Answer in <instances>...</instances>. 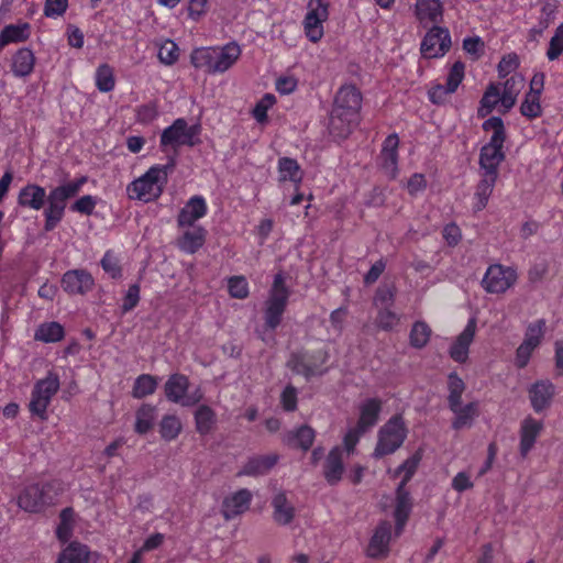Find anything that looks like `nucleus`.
Returning a JSON list of instances; mask_svg holds the SVG:
<instances>
[{
	"mask_svg": "<svg viewBox=\"0 0 563 563\" xmlns=\"http://www.w3.org/2000/svg\"><path fill=\"white\" fill-rule=\"evenodd\" d=\"M174 167V158H170L165 165L151 167L143 176L129 184L126 188L129 198L144 202L159 198L164 191V186L167 184L168 173Z\"/></svg>",
	"mask_w": 563,
	"mask_h": 563,
	"instance_id": "f257e3e1",
	"label": "nucleus"
},
{
	"mask_svg": "<svg viewBox=\"0 0 563 563\" xmlns=\"http://www.w3.org/2000/svg\"><path fill=\"white\" fill-rule=\"evenodd\" d=\"M87 177L81 176L73 181L53 188L46 195L47 207L44 210L46 232L53 231L64 218L67 201L77 196L81 187L87 183Z\"/></svg>",
	"mask_w": 563,
	"mask_h": 563,
	"instance_id": "f03ea898",
	"label": "nucleus"
},
{
	"mask_svg": "<svg viewBox=\"0 0 563 563\" xmlns=\"http://www.w3.org/2000/svg\"><path fill=\"white\" fill-rule=\"evenodd\" d=\"M407 437V429L401 416L391 417L379 430L378 441L374 450L376 459L394 453Z\"/></svg>",
	"mask_w": 563,
	"mask_h": 563,
	"instance_id": "7ed1b4c3",
	"label": "nucleus"
},
{
	"mask_svg": "<svg viewBox=\"0 0 563 563\" xmlns=\"http://www.w3.org/2000/svg\"><path fill=\"white\" fill-rule=\"evenodd\" d=\"M56 493L52 484H33L25 487L19 495L18 505L27 512H40L54 504Z\"/></svg>",
	"mask_w": 563,
	"mask_h": 563,
	"instance_id": "20e7f679",
	"label": "nucleus"
},
{
	"mask_svg": "<svg viewBox=\"0 0 563 563\" xmlns=\"http://www.w3.org/2000/svg\"><path fill=\"white\" fill-rule=\"evenodd\" d=\"M59 389V378L55 373L49 372L47 376L38 380L33 390L31 401L29 404L30 411L40 417L46 418V409L51 402L52 397Z\"/></svg>",
	"mask_w": 563,
	"mask_h": 563,
	"instance_id": "39448f33",
	"label": "nucleus"
},
{
	"mask_svg": "<svg viewBox=\"0 0 563 563\" xmlns=\"http://www.w3.org/2000/svg\"><path fill=\"white\" fill-rule=\"evenodd\" d=\"M199 125L188 126L185 119H177L161 135V145H170L175 150L183 145L194 146L198 142Z\"/></svg>",
	"mask_w": 563,
	"mask_h": 563,
	"instance_id": "423d86ee",
	"label": "nucleus"
},
{
	"mask_svg": "<svg viewBox=\"0 0 563 563\" xmlns=\"http://www.w3.org/2000/svg\"><path fill=\"white\" fill-rule=\"evenodd\" d=\"M328 360V353L317 351L312 354L307 352L292 353L287 362V367L298 375L310 379L314 375H322L325 371H320V366Z\"/></svg>",
	"mask_w": 563,
	"mask_h": 563,
	"instance_id": "0eeeda50",
	"label": "nucleus"
},
{
	"mask_svg": "<svg viewBox=\"0 0 563 563\" xmlns=\"http://www.w3.org/2000/svg\"><path fill=\"white\" fill-rule=\"evenodd\" d=\"M308 8L309 11L303 21L305 32L312 43H317L323 36L322 23L329 16V3L328 0H310Z\"/></svg>",
	"mask_w": 563,
	"mask_h": 563,
	"instance_id": "6e6552de",
	"label": "nucleus"
},
{
	"mask_svg": "<svg viewBox=\"0 0 563 563\" xmlns=\"http://www.w3.org/2000/svg\"><path fill=\"white\" fill-rule=\"evenodd\" d=\"M516 279L517 274L514 269L496 264L488 267L482 284L487 292L501 294L510 288Z\"/></svg>",
	"mask_w": 563,
	"mask_h": 563,
	"instance_id": "1a4fd4ad",
	"label": "nucleus"
},
{
	"mask_svg": "<svg viewBox=\"0 0 563 563\" xmlns=\"http://www.w3.org/2000/svg\"><path fill=\"white\" fill-rule=\"evenodd\" d=\"M451 47L448 29L433 26L421 42V53L427 58L443 56Z\"/></svg>",
	"mask_w": 563,
	"mask_h": 563,
	"instance_id": "9d476101",
	"label": "nucleus"
},
{
	"mask_svg": "<svg viewBox=\"0 0 563 563\" xmlns=\"http://www.w3.org/2000/svg\"><path fill=\"white\" fill-rule=\"evenodd\" d=\"M528 393L532 409L540 413L550 408L555 394V387L548 379L538 380L531 385Z\"/></svg>",
	"mask_w": 563,
	"mask_h": 563,
	"instance_id": "9b49d317",
	"label": "nucleus"
},
{
	"mask_svg": "<svg viewBox=\"0 0 563 563\" xmlns=\"http://www.w3.org/2000/svg\"><path fill=\"white\" fill-rule=\"evenodd\" d=\"M362 106V95L360 90L353 86H343L339 89L334 98L333 109L342 112L357 115Z\"/></svg>",
	"mask_w": 563,
	"mask_h": 563,
	"instance_id": "f8f14e48",
	"label": "nucleus"
},
{
	"mask_svg": "<svg viewBox=\"0 0 563 563\" xmlns=\"http://www.w3.org/2000/svg\"><path fill=\"white\" fill-rule=\"evenodd\" d=\"M251 500V492L246 488H242L223 499L221 514L225 520H231L245 512L250 508Z\"/></svg>",
	"mask_w": 563,
	"mask_h": 563,
	"instance_id": "ddd939ff",
	"label": "nucleus"
},
{
	"mask_svg": "<svg viewBox=\"0 0 563 563\" xmlns=\"http://www.w3.org/2000/svg\"><path fill=\"white\" fill-rule=\"evenodd\" d=\"M476 332V320H468L465 329L455 339L449 350L451 358L457 363H465L468 358V349L474 340Z\"/></svg>",
	"mask_w": 563,
	"mask_h": 563,
	"instance_id": "4468645a",
	"label": "nucleus"
},
{
	"mask_svg": "<svg viewBox=\"0 0 563 563\" xmlns=\"http://www.w3.org/2000/svg\"><path fill=\"white\" fill-rule=\"evenodd\" d=\"M93 278L84 269L68 271L62 278V287L71 295H84L92 289Z\"/></svg>",
	"mask_w": 563,
	"mask_h": 563,
	"instance_id": "2eb2a0df",
	"label": "nucleus"
},
{
	"mask_svg": "<svg viewBox=\"0 0 563 563\" xmlns=\"http://www.w3.org/2000/svg\"><path fill=\"white\" fill-rule=\"evenodd\" d=\"M358 117L351 115L350 113L338 111L332 109L329 120L328 130L331 136L336 140L346 139L353 128L357 124Z\"/></svg>",
	"mask_w": 563,
	"mask_h": 563,
	"instance_id": "dca6fc26",
	"label": "nucleus"
},
{
	"mask_svg": "<svg viewBox=\"0 0 563 563\" xmlns=\"http://www.w3.org/2000/svg\"><path fill=\"white\" fill-rule=\"evenodd\" d=\"M412 510V499L410 493L401 485L397 486L396 489V505L394 510L395 534L400 536L408 521V518Z\"/></svg>",
	"mask_w": 563,
	"mask_h": 563,
	"instance_id": "f3484780",
	"label": "nucleus"
},
{
	"mask_svg": "<svg viewBox=\"0 0 563 563\" xmlns=\"http://www.w3.org/2000/svg\"><path fill=\"white\" fill-rule=\"evenodd\" d=\"M391 537V523L389 521H382L373 537L369 540L367 548V555L373 559L386 556L389 551V541Z\"/></svg>",
	"mask_w": 563,
	"mask_h": 563,
	"instance_id": "a211bd4d",
	"label": "nucleus"
},
{
	"mask_svg": "<svg viewBox=\"0 0 563 563\" xmlns=\"http://www.w3.org/2000/svg\"><path fill=\"white\" fill-rule=\"evenodd\" d=\"M504 143H493L489 141L481 148L479 166L486 174L498 176V166L505 159L503 152Z\"/></svg>",
	"mask_w": 563,
	"mask_h": 563,
	"instance_id": "6ab92c4d",
	"label": "nucleus"
},
{
	"mask_svg": "<svg viewBox=\"0 0 563 563\" xmlns=\"http://www.w3.org/2000/svg\"><path fill=\"white\" fill-rule=\"evenodd\" d=\"M207 213V205L201 196L191 197L179 211L177 223L179 228L195 227V222Z\"/></svg>",
	"mask_w": 563,
	"mask_h": 563,
	"instance_id": "aec40b11",
	"label": "nucleus"
},
{
	"mask_svg": "<svg viewBox=\"0 0 563 563\" xmlns=\"http://www.w3.org/2000/svg\"><path fill=\"white\" fill-rule=\"evenodd\" d=\"M241 55L240 46L232 42L223 47H213L212 74L224 73L239 59Z\"/></svg>",
	"mask_w": 563,
	"mask_h": 563,
	"instance_id": "412c9836",
	"label": "nucleus"
},
{
	"mask_svg": "<svg viewBox=\"0 0 563 563\" xmlns=\"http://www.w3.org/2000/svg\"><path fill=\"white\" fill-rule=\"evenodd\" d=\"M188 386H189V382L185 375H183V374L170 375L164 386L166 398L173 402H180L181 400H184L183 405H185V406L195 404L196 401H198V399H192V400H189V398L184 399L186 391L188 389Z\"/></svg>",
	"mask_w": 563,
	"mask_h": 563,
	"instance_id": "4be33fe9",
	"label": "nucleus"
},
{
	"mask_svg": "<svg viewBox=\"0 0 563 563\" xmlns=\"http://www.w3.org/2000/svg\"><path fill=\"white\" fill-rule=\"evenodd\" d=\"M343 472V451L339 446H335L329 452L325 459L323 476L328 484L336 485L341 481Z\"/></svg>",
	"mask_w": 563,
	"mask_h": 563,
	"instance_id": "5701e85b",
	"label": "nucleus"
},
{
	"mask_svg": "<svg viewBox=\"0 0 563 563\" xmlns=\"http://www.w3.org/2000/svg\"><path fill=\"white\" fill-rule=\"evenodd\" d=\"M206 235V229L200 225L187 228L177 239V246L188 254H194L205 244Z\"/></svg>",
	"mask_w": 563,
	"mask_h": 563,
	"instance_id": "b1692460",
	"label": "nucleus"
},
{
	"mask_svg": "<svg viewBox=\"0 0 563 563\" xmlns=\"http://www.w3.org/2000/svg\"><path fill=\"white\" fill-rule=\"evenodd\" d=\"M288 298L285 295L269 296L266 301V309L264 312L265 324L271 330H275L282 322V317L286 310Z\"/></svg>",
	"mask_w": 563,
	"mask_h": 563,
	"instance_id": "393cba45",
	"label": "nucleus"
},
{
	"mask_svg": "<svg viewBox=\"0 0 563 563\" xmlns=\"http://www.w3.org/2000/svg\"><path fill=\"white\" fill-rule=\"evenodd\" d=\"M543 428L542 422L531 417L526 418L520 429V454L525 457L533 448L534 442Z\"/></svg>",
	"mask_w": 563,
	"mask_h": 563,
	"instance_id": "a878e982",
	"label": "nucleus"
},
{
	"mask_svg": "<svg viewBox=\"0 0 563 563\" xmlns=\"http://www.w3.org/2000/svg\"><path fill=\"white\" fill-rule=\"evenodd\" d=\"M46 200V191L43 187L29 184L24 186L18 196V203L24 208L40 210L43 208Z\"/></svg>",
	"mask_w": 563,
	"mask_h": 563,
	"instance_id": "bb28decb",
	"label": "nucleus"
},
{
	"mask_svg": "<svg viewBox=\"0 0 563 563\" xmlns=\"http://www.w3.org/2000/svg\"><path fill=\"white\" fill-rule=\"evenodd\" d=\"M272 506L274 509L273 519L277 525L287 526L295 518V508L284 492H279L274 496Z\"/></svg>",
	"mask_w": 563,
	"mask_h": 563,
	"instance_id": "cd10ccee",
	"label": "nucleus"
},
{
	"mask_svg": "<svg viewBox=\"0 0 563 563\" xmlns=\"http://www.w3.org/2000/svg\"><path fill=\"white\" fill-rule=\"evenodd\" d=\"M283 440L290 448L308 451L314 441V430L302 424L298 429L285 433Z\"/></svg>",
	"mask_w": 563,
	"mask_h": 563,
	"instance_id": "c85d7f7f",
	"label": "nucleus"
},
{
	"mask_svg": "<svg viewBox=\"0 0 563 563\" xmlns=\"http://www.w3.org/2000/svg\"><path fill=\"white\" fill-rule=\"evenodd\" d=\"M380 410L382 401L377 398H369L361 405L356 424L361 431H367L377 423Z\"/></svg>",
	"mask_w": 563,
	"mask_h": 563,
	"instance_id": "c756f323",
	"label": "nucleus"
},
{
	"mask_svg": "<svg viewBox=\"0 0 563 563\" xmlns=\"http://www.w3.org/2000/svg\"><path fill=\"white\" fill-rule=\"evenodd\" d=\"M276 454L262 455L250 459L239 475L257 476L269 472L277 463Z\"/></svg>",
	"mask_w": 563,
	"mask_h": 563,
	"instance_id": "7c9ffc66",
	"label": "nucleus"
},
{
	"mask_svg": "<svg viewBox=\"0 0 563 563\" xmlns=\"http://www.w3.org/2000/svg\"><path fill=\"white\" fill-rule=\"evenodd\" d=\"M90 551L80 542H70L58 555L56 563H89Z\"/></svg>",
	"mask_w": 563,
	"mask_h": 563,
	"instance_id": "2f4dec72",
	"label": "nucleus"
},
{
	"mask_svg": "<svg viewBox=\"0 0 563 563\" xmlns=\"http://www.w3.org/2000/svg\"><path fill=\"white\" fill-rule=\"evenodd\" d=\"M35 57L31 49L20 48L12 57V71L18 77H25L33 71Z\"/></svg>",
	"mask_w": 563,
	"mask_h": 563,
	"instance_id": "473e14b6",
	"label": "nucleus"
},
{
	"mask_svg": "<svg viewBox=\"0 0 563 563\" xmlns=\"http://www.w3.org/2000/svg\"><path fill=\"white\" fill-rule=\"evenodd\" d=\"M451 411L455 415L452 428L461 430L472 426L473 420L478 416V405L477 402H470L464 407L462 405H457L454 409H451Z\"/></svg>",
	"mask_w": 563,
	"mask_h": 563,
	"instance_id": "72a5a7b5",
	"label": "nucleus"
},
{
	"mask_svg": "<svg viewBox=\"0 0 563 563\" xmlns=\"http://www.w3.org/2000/svg\"><path fill=\"white\" fill-rule=\"evenodd\" d=\"M416 13L421 22H438L442 18V4L439 0H418Z\"/></svg>",
	"mask_w": 563,
	"mask_h": 563,
	"instance_id": "f704fd0d",
	"label": "nucleus"
},
{
	"mask_svg": "<svg viewBox=\"0 0 563 563\" xmlns=\"http://www.w3.org/2000/svg\"><path fill=\"white\" fill-rule=\"evenodd\" d=\"M497 177L498 176L492 175L490 173H483V178L478 183L475 192V196L477 198L475 209L477 211L483 210L487 206L488 199L495 187Z\"/></svg>",
	"mask_w": 563,
	"mask_h": 563,
	"instance_id": "c9c22d12",
	"label": "nucleus"
},
{
	"mask_svg": "<svg viewBox=\"0 0 563 563\" xmlns=\"http://www.w3.org/2000/svg\"><path fill=\"white\" fill-rule=\"evenodd\" d=\"M29 23L21 25L10 24L4 26L0 33V48L12 42L25 41L29 37Z\"/></svg>",
	"mask_w": 563,
	"mask_h": 563,
	"instance_id": "e433bc0d",
	"label": "nucleus"
},
{
	"mask_svg": "<svg viewBox=\"0 0 563 563\" xmlns=\"http://www.w3.org/2000/svg\"><path fill=\"white\" fill-rule=\"evenodd\" d=\"M196 429L200 434H208L216 422L214 411L207 405H201L195 412Z\"/></svg>",
	"mask_w": 563,
	"mask_h": 563,
	"instance_id": "4c0bfd02",
	"label": "nucleus"
},
{
	"mask_svg": "<svg viewBox=\"0 0 563 563\" xmlns=\"http://www.w3.org/2000/svg\"><path fill=\"white\" fill-rule=\"evenodd\" d=\"M34 338L43 342H57L64 338V328L58 322L43 323L36 330Z\"/></svg>",
	"mask_w": 563,
	"mask_h": 563,
	"instance_id": "58836bf2",
	"label": "nucleus"
},
{
	"mask_svg": "<svg viewBox=\"0 0 563 563\" xmlns=\"http://www.w3.org/2000/svg\"><path fill=\"white\" fill-rule=\"evenodd\" d=\"M278 169L280 174V180H290L294 183L301 181L302 175L297 161L289 157H283L278 162Z\"/></svg>",
	"mask_w": 563,
	"mask_h": 563,
	"instance_id": "ea45409f",
	"label": "nucleus"
},
{
	"mask_svg": "<svg viewBox=\"0 0 563 563\" xmlns=\"http://www.w3.org/2000/svg\"><path fill=\"white\" fill-rule=\"evenodd\" d=\"M449 408L454 409L457 405H462V395L465 390V384L464 382L459 377L456 373H451L449 375Z\"/></svg>",
	"mask_w": 563,
	"mask_h": 563,
	"instance_id": "a19ab883",
	"label": "nucleus"
},
{
	"mask_svg": "<svg viewBox=\"0 0 563 563\" xmlns=\"http://www.w3.org/2000/svg\"><path fill=\"white\" fill-rule=\"evenodd\" d=\"M431 336L430 327L423 321L413 323L410 331V345L416 349H422L427 345Z\"/></svg>",
	"mask_w": 563,
	"mask_h": 563,
	"instance_id": "79ce46f5",
	"label": "nucleus"
},
{
	"mask_svg": "<svg viewBox=\"0 0 563 563\" xmlns=\"http://www.w3.org/2000/svg\"><path fill=\"white\" fill-rule=\"evenodd\" d=\"M157 387V380L148 374L140 375L134 383L132 395L134 398L141 399L152 395Z\"/></svg>",
	"mask_w": 563,
	"mask_h": 563,
	"instance_id": "37998d69",
	"label": "nucleus"
},
{
	"mask_svg": "<svg viewBox=\"0 0 563 563\" xmlns=\"http://www.w3.org/2000/svg\"><path fill=\"white\" fill-rule=\"evenodd\" d=\"M190 63L196 68H205L208 73H212L213 47H199L191 52Z\"/></svg>",
	"mask_w": 563,
	"mask_h": 563,
	"instance_id": "c03bdc74",
	"label": "nucleus"
},
{
	"mask_svg": "<svg viewBox=\"0 0 563 563\" xmlns=\"http://www.w3.org/2000/svg\"><path fill=\"white\" fill-rule=\"evenodd\" d=\"M396 296V287L394 284H383L380 285L373 298L374 306L378 308L393 307L395 302Z\"/></svg>",
	"mask_w": 563,
	"mask_h": 563,
	"instance_id": "a18cd8bd",
	"label": "nucleus"
},
{
	"mask_svg": "<svg viewBox=\"0 0 563 563\" xmlns=\"http://www.w3.org/2000/svg\"><path fill=\"white\" fill-rule=\"evenodd\" d=\"M498 99L499 88L497 85L490 84L482 97L478 115L482 118L488 115L498 103Z\"/></svg>",
	"mask_w": 563,
	"mask_h": 563,
	"instance_id": "49530a36",
	"label": "nucleus"
},
{
	"mask_svg": "<svg viewBox=\"0 0 563 563\" xmlns=\"http://www.w3.org/2000/svg\"><path fill=\"white\" fill-rule=\"evenodd\" d=\"M155 407L151 405H142L136 412L135 431L145 434L152 427L154 421Z\"/></svg>",
	"mask_w": 563,
	"mask_h": 563,
	"instance_id": "de8ad7c7",
	"label": "nucleus"
},
{
	"mask_svg": "<svg viewBox=\"0 0 563 563\" xmlns=\"http://www.w3.org/2000/svg\"><path fill=\"white\" fill-rule=\"evenodd\" d=\"M96 86L102 92H109L114 88V76L112 68L102 64L96 71Z\"/></svg>",
	"mask_w": 563,
	"mask_h": 563,
	"instance_id": "09e8293b",
	"label": "nucleus"
},
{
	"mask_svg": "<svg viewBox=\"0 0 563 563\" xmlns=\"http://www.w3.org/2000/svg\"><path fill=\"white\" fill-rule=\"evenodd\" d=\"M181 430V423L176 416H165L159 424V433L163 439L170 441L177 438Z\"/></svg>",
	"mask_w": 563,
	"mask_h": 563,
	"instance_id": "8fccbe9b",
	"label": "nucleus"
},
{
	"mask_svg": "<svg viewBox=\"0 0 563 563\" xmlns=\"http://www.w3.org/2000/svg\"><path fill=\"white\" fill-rule=\"evenodd\" d=\"M484 131H493L490 141L493 143H504L506 140L505 125L499 117H492L483 123Z\"/></svg>",
	"mask_w": 563,
	"mask_h": 563,
	"instance_id": "3c124183",
	"label": "nucleus"
},
{
	"mask_svg": "<svg viewBox=\"0 0 563 563\" xmlns=\"http://www.w3.org/2000/svg\"><path fill=\"white\" fill-rule=\"evenodd\" d=\"M520 112L523 117L534 119L541 114L540 96L528 92L520 106Z\"/></svg>",
	"mask_w": 563,
	"mask_h": 563,
	"instance_id": "603ef678",
	"label": "nucleus"
},
{
	"mask_svg": "<svg viewBox=\"0 0 563 563\" xmlns=\"http://www.w3.org/2000/svg\"><path fill=\"white\" fill-rule=\"evenodd\" d=\"M390 308L391 307L378 308L376 323L385 331L391 330L399 321L398 316L391 311Z\"/></svg>",
	"mask_w": 563,
	"mask_h": 563,
	"instance_id": "864d4df0",
	"label": "nucleus"
},
{
	"mask_svg": "<svg viewBox=\"0 0 563 563\" xmlns=\"http://www.w3.org/2000/svg\"><path fill=\"white\" fill-rule=\"evenodd\" d=\"M421 460V456L419 453L413 454L409 459H407L397 470L398 473L405 472L404 478L398 485H401L402 487H406L407 483L411 479L413 474L417 471L418 464Z\"/></svg>",
	"mask_w": 563,
	"mask_h": 563,
	"instance_id": "5fc2aeb1",
	"label": "nucleus"
},
{
	"mask_svg": "<svg viewBox=\"0 0 563 563\" xmlns=\"http://www.w3.org/2000/svg\"><path fill=\"white\" fill-rule=\"evenodd\" d=\"M229 292L233 298L244 299L249 295L247 282L243 276H233L229 279Z\"/></svg>",
	"mask_w": 563,
	"mask_h": 563,
	"instance_id": "6e6d98bb",
	"label": "nucleus"
},
{
	"mask_svg": "<svg viewBox=\"0 0 563 563\" xmlns=\"http://www.w3.org/2000/svg\"><path fill=\"white\" fill-rule=\"evenodd\" d=\"M465 64L461 60L455 62L448 75L446 86H449L448 90L456 91L457 87L462 82L464 78Z\"/></svg>",
	"mask_w": 563,
	"mask_h": 563,
	"instance_id": "4d7b16f0",
	"label": "nucleus"
},
{
	"mask_svg": "<svg viewBox=\"0 0 563 563\" xmlns=\"http://www.w3.org/2000/svg\"><path fill=\"white\" fill-rule=\"evenodd\" d=\"M158 58L166 65H173L178 59V47L175 42L168 40L158 49Z\"/></svg>",
	"mask_w": 563,
	"mask_h": 563,
	"instance_id": "13d9d810",
	"label": "nucleus"
},
{
	"mask_svg": "<svg viewBox=\"0 0 563 563\" xmlns=\"http://www.w3.org/2000/svg\"><path fill=\"white\" fill-rule=\"evenodd\" d=\"M519 57L516 53H510L503 56L497 66L499 77H506L510 73L515 71L519 67Z\"/></svg>",
	"mask_w": 563,
	"mask_h": 563,
	"instance_id": "bf43d9fd",
	"label": "nucleus"
},
{
	"mask_svg": "<svg viewBox=\"0 0 563 563\" xmlns=\"http://www.w3.org/2000/svg\"><path fill=\"white\" fill-rule=\"evenodd\" d=\"M563 52V25L559 26L550 40L547 56L550 60L559 58Z\"/></svg>",
	"mask_w": 563,
	"mask_h": 563,
	"instance_id": "052dcab7",
	"label": "nucleus"
},
{
	"mask_svg": "<svg viewBox=\"0 0 563 563\" xmlns=\"http://www.w3.org/2000/svg\"><path fill=\"white\" fill-rule=\"evenodd\" d=\"M275 102V96L271 93H266L262 100L255 106L253 110V115L257 120V122H264L267 120V110Z\"/></svg>",
	"mask_w": 563,
	"mask_h": 563,
	"instance_id": "680f3d73",
	"label": "nucleus"
},
{
	"mask_svg": "<svg viewBox=\"0 0 563 563\" xmlns=\"http://www.w3.org/2000/svg\"><path fill=\"white\" fill-rule=\"evenodd\" d=\"M101 266L106 273H108L112 278H118L121 276V266L119 265L118 258L113 255L111 251H108L103 258L101 260Z\"/></svg>",
	"mask_w": 563,
	"mask_h": 563,
	"instance_id": "e2e57ef3",
	"label": "nucleus"
},
{
	"mask_svg": "<svg viewBox=\"0 0 563 563\" xmlns=\"http://www.w3.org/2000/svg\"><path fill=\"white\" fill-rule=\"evenodd\" d=\"M158 114L156 102L142 104L136 110V119L141 123H150L156 119Z\"/></svg>",
	"mask_w": 563,
	"mask_h": 563,
	"instance_id": "0e129e2a",
	"label": "nucleus"
},
{
	"mask_svg": "<svg viewBox=\"0 0 563 563\" xmlns=\"http://www.w3.org/2000/svg\"><path fill=\"white\" fill-rule=\"evenodd\" d=\"M96 203H97V201L92 196L86 195V196L80 197L78 200H76L71 205L70 209L75 212H79V213L89 216L93 212Z\"/></svg>",
	"mask_w": 563,
	"mask_h": 563,
	"instance_id": "69168bd1",
	"label": "nucleus"
},
{
	"mask_svg": "<svg viewBox=\"0 0 563 563\" xmlns=\"http://www.w3.org/2000/svg\"><path fill=\"white\" fill-rule=\"evenodd\" d=\"M449 86L438 84L429 89L428 96L429 100L434 104H443L446 101V97L453 92L454 90H448Z\"/></svg>",
	"mask_w": 563,
	"mask_h": 563,
	"instance_id": "338daca9",
	"label": "nucleus"
},
{
	"mask_svg": "<svg viewBox=\"0 0 563 563\" xmlns=\"http://www.w3.org/2000/svg\"><path fill=\"white\" fill-rule=\"evenodd\" d=\"M280 402L286 411H295L297 408V389L292 385L285 387L280 395Z\"/></svg>",
	"mask_w": 563,
	"mask_h": 563,
	"instance_id": "774afa93",
	"label": "nucleus"
}]
</instances>
